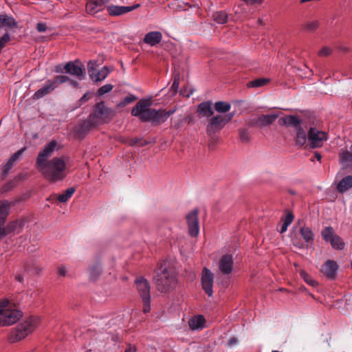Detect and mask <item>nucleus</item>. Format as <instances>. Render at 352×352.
Listing matches in <instances>:
<instances>
[{
  "instance_id": "nucleus-1",
  "label": "nucleus",
  "mask_w": 352,
  "mask_h": 352,
  "mask_svg": "<svg viewBox=\"0 0 352 352\" xmlns=\"http://www.w3.org/2000/svg\"><path fill=\"white\" fill-rule=\"evenodd\" d=\"M56 140H51L39 151L36 159V168L52 183L63 181L67 175V164L63 157H56L48 160L56 150Z\"/></svg>"
},
{
  "instance_id": "nucleus-2",
  "label": "nucleus",
  "mask_w": 352,
  "mask_h": 352,
  "mask_svg": "<svg viewBox=\"0 0 352 352\" xmlns=\"http://www.w3.org/2000/svg\"><path fill=\"white\" fill-rule=\"evenodd\" d=\"M151 99L140 100L132 109L131 116L139 118L143 122H151L153 125L157 126L165 122L176 111V107L166 111L162 108H151Z\"/></svg>"
},
{
  "instance_id": "nucleus-3",
  "label": "nucleus",
  "mask_w": 352,
  "mask_h": 352,
  "mask_svg": "<svg viewBox=\"0 0 352 352\" xmlns=\"http://www.w3.org/2000/svg\"><path fill=\"white\" fill-rule=\"evenodd\" d=\"M116 111L105 105L104 101L95 104L93 107V111L89 115L87 120L80 126V130L89 131L92 126L109 122L116 116Z\"/></svg>"
},
{
  "instance_id": "nucleus-4",
  "label": "nucleus",
  "mask_w": 352,
  "mask_h": 352,
  "mask_svg": "<svg viewBox=\"0 0 352 352\" xmlns=\"http://www.w3.org/2000/svg\"><path fill=\"white\" fill-rule=\"evenodd\" d=\"M154 283L157 289L165 293L174 288L177 284L175 275L170 272L166 266L161 265L155 270V275L153 277Z\"/></svg>"
},
{
  "instance_id": "nucleus-5",
  "label": "nucleus",
  "mask_w": 352,
  "mask_h": 352,
  "mask_svg": "<svg viewBox=\"0 0 352 352\" xmlns=\"http://www.w3.org/2000/svg\"><path fill=\"white\" fill-rule=\"evenodd\" d=\"M23 317L22 312L12 307L10 302L5 299L0 302V326H11Z\"/></svg>"
},
{
  "instance_id": "nucleus-6",
  "label": "nucleus",
  "mask_w": 352,
  "mask_h": 352,
  "mask_svg": "<svg viewBox=\"0 0 352 352\" xmlns=\"http://www.w3.org/2000/svg\"><path fill=\"white\" fill-rule=\"evenodd\" d=\"M38 320L36 318L31 316L23 322L19 324L16 328L11 330L8 336V341L11 343L17 342L25 338L38 325Z\"/></svg>"
},
{
  "instance_id": "nucleus-7",
  "label": "nucleus",
  "mask_w": 352,
  "mask_h": 352,
  "mask_svg": "<svg viewBox=\"0 0 352 352\" xmlns=\"http://www.w3.org/2000/svg\"><path fill=\"white\" fill-rule=\"evenodd\" d=\"M67 80H69V77L64 75H58L52 80H47L43 87L34 93L33 98L38 100L43 98L57 88L59 85L63 84Z\"/></svg>"
},
{
  "instance_id": "nucleus-8",
  "label": "nucleus",
  "mask_w": 352,
  "mask_h": 352,
  "mask_svg": "<svg viewBox=\"0 0 352 352\" xmlns=\"http://www.w3.org/2000/svg\"><path fill=\"white\" fill-rule=\"evenodd\" d=\"M321 235L324 241L331 244L333 249L337 250H344L345 243L342 239L335 232L333 227H325L322 229Z\"/></svg>"
},
{
  "instance_id": "nucleus-9",
  "label": "nucleus",
  "mask_w": 352,
  "mask_h": 352,
  "mask_svg": "<svg viewBox=\"0 0 352 352\" xmlns=\"http://www.w3.org/2000/svg\"><path fill=\"white\" fill-rule=\"evenodd\" d=\"M327 140V133L315 127H310L308 131L307 146L311 148L321 147L324 141Z\"/></svg>"
},
{
  "instance_id": "nucleus-10",
  "label": "nucleus",
  "mask_w": 352,
  "mask_h": 352,
  "mask_svg": "<svg viewBox=\"0 0 352 352\" xmlns=\"http://www.w3.org/2000/svg\"><path fill=\"white\" fill-rule=\"evenodd\" d=\"M96 61L90 60L87 64V71L92 81L99 82L104 80L109 75L110 71L107 66H104L100 70L97 69Z\"/></svg>"
},
{
  "instance_id": "nucleus-11",
  "label": "nucleus",
  "mask_w": 352,
  "mask_h": 352,
  "mask_svg": "<svg viewBox=\"0 0 352 352\" xmlns=\"http://www.w3.org/2000/svg\"><path fill=\"white\" fill-rule=\"evenodd\" d=\"M188 228V234L192 237H195L199 232V223L198 219V210L194 209L186 216Z\"/></svg>"
},
{
  "instance_id": "nucleus-12",
  "label": "nucleus",
  "mask_w": 352,
  "mask_h": 352,
  "mask_svg": "<svg viewBox=\"0 0 352 352\" xmlns=\"http://www.w3.org/2000/svg\"><path fill=\"white\" fill-rule=\"evenodd\" d=\"M233 267L234 260L232 254H227L221 256L218 261V269L220 273L223 275H229L232 272Z\"/></svg>"
},
{
  "instance_id": "nucleus-13",
  "label": "nucleus",
  "mask_w": 352,
  "mask_h": 352,
  "mask_svg": "<svg viewBox=\"0 0 352 352\" xmlns=\"http://www.w3.org/2000/svg\"><path fill=\"white\" fill-rule=\"evenodd\" d=\"M226 124L223 119V116L217 115L209 120L206 126V132L209 136L213 135L217 132L221 131Z\"/></svg>"
},
{
  "instance_id": "nucleus-14",
  "label": "nucleus",
  "mask_w": 352,
  "mask_h": 352,
  "mask_svg": "<svg viewBox=\"0 0 352 352\" xmlns=\"http://www.w3.org/2000/svg\"><path fill=\"white\" fill-rule=\"evenodd\" d=\"M243 4L238 6L234 12L235 14H246L248 12L254 13L258 6H260L263 3V0H242Z\"/></svg>"
},
{
  "instance_id": "nucleus-15",
  "label": "nucleus",
  "mask_w": 352,
  "mask_h": 352,
  "mask_svg": "<svg viewBox=\"0 0 352 352\" xmlns=\"http://www.w3.org/2000/svg\"><path fill=\"white\" fill-rule=\"evenodd\" d=\"M213 280L214 276L212 272L208 268L204 267L201 274V285L203 289L208 296H211L213 293Z\"/></svg>"
},
{
  "instance_id": "nucleus-16",
  "label": "nucleus",
  "mask_w": 352,
  "mask_h": 352,
  "mask_svg": "<svg viewBox=\"0 0 352 352\" xmlns=\"http://www.w3.org/2000/svg\"><path fill=\"white\" fill-rule=\"evenodd\" d=\"M64 68L65 73L74 76L79 80H82L85 77L84 69L82 65H79L78 60L67 62L64 65Z\"/></svg>"
},
{
  "instance_id": "nucleus-17",
  "label": "nucleus",
  "mask_w": 352,
  "mask_h": 352,
  "mask_svg": "<svg viewBox=\"0 0 352 352\" xmlns=\"http://www.w3.org/2000/svg\"><path fill=\"white\" fill-rule=\"evenodd\" d=\"M278 117V113L261 115L256 118L250 120L249 125L263 127L272 124Z\"/></svg>"
},
{
  "instance_id": "nucleus-18",
  "label": "nucleus",
  "mask_w": 352,
  "mask_h": 352,
  "mask_svg": "<svg viewBox=\"0 0 352 352\" xmlns=\"http://www.w3.org/2000/svg\"><path fill=\"white\" fill-rule=\"evenodd\" d=\"M338 157L342 168L352 170V144L349 149L346 148H341Z\"/></svg>"
},
{
  "instance_id": "nucleus-19",
  "label": "nucleus",
  "mask_w": 352,
  "mask_h": 352,
  "mask_svg": "<svg viewBox=\"0 0 352 352\" xmlns=\"http://www.w3.org/2000/svg\"><path fill=\"white\" fill-rule=\"evenodd\" d=\"M138 292L142 299L151 298L150 284L144 277H138L135 280Z\"/></svg>"
},
{
  "instance_id": "nucleus-20",
  "label": "nucleus",
  "mask_w": 352,
  "mask_h": 352,
  "mask_svg": "<svg viewBox=\"0 0 352 352\" xmlns=\"http://www.w3.org/2000/svg\"><path fill=\"white\" fill-rule=\"evenodd\" d=\"M10 203L8 200L0 201V239L3 237L6 234L5 228V222L7 216L9 214Z\"/></svg>"
},
{
  "instance_id": "nucleus-21",
  "label": "nucleus",
  "mask_w": 352,
  "mask_h": 352,
  "mask_svg": "<svg viewBox=\"0 0 352 352\" xmlns=\"http://www.w3.org/2000/svg\"><path fill=\"white\" fill-rule=\"evenodd\" d=\"M338 270L337 263L333 260L327 261L321 267L322 273L329 279H334Z\"/></svg>"
},
{
  "instance_id": "nucleus-22",
  "label": "nucleus",
  "mask_w": 352,
  "mask_h": 352,
  "mask_svg": "<svg viewBox=\"0 0 352 352\" xmlns=\"http://www.w3.org/2000/svg\"><path fill=\"white\" fill-rule=\"evenodd\" d=\"M140 7V4L131 6H107V12L111 16H120L129 12Z\"/></svg>"
},
{
  "instance_id": "nucleus-23",
  "label": "nucleus",
  "mask_w": 352,
  "mask_h": 352,
  "mask_svg": "<svg viewBox=\"0 0 352 352\" xmlns=\"http://www.w3.org/2000/svg\"><path fill=\"white\" fill-rule=\"evenodd\" d=\"M162 39V34L158 31L149 32L144 36V42L150 46H155L159 44Z\"/></svg>"
},
{
  "instance_id": "nucleus-24",
  "label": "nucleus",
  "mask_w": 352,
  "mask_h": 352,
  "mask_svg": "<svg viewBox=\"0 0 352 352\" xmlns=\"http://www.w3.org/2000/svg\"><path fill=\"white\" fill-rule=\"evenodd\" d=\"M197 113L202 117H211L214 114V111L212 108V102L205 101L199 104Z\"/></svg>"
},
{
  "instance_id": "nucleus-25",
  "label": "nucleus",
  "mask_w": 352,
  "mask_h": 352,
  "mask_svg": "<svg viewBox=\"0 0 352 352\" xmlns=\"http://www.w3.org/2000/svg\"><path fill=\"white\" fill-rule=\"evenodd\" d=\"M302 120L296 116H288L281 118L279 120V124H286L290 126H293L295 129L301 126Z\"/></svg>"
},
{
  "instance_id": "nucleus-26",
  "label": "nucleus",
  "mask_w": 352,
  "mask_h": 352,
  "mask_svg": "<svg viewBox=\"0 0 352 352\" xmlns=\"http://www.w3.org/2000/svg\"><path fill=\"white\" fill-rule=\"evenodd\" d=\"M104 8L100 0H89L86 4V10L91 14H95L102 11Z\"/></svg>"
},
{
  "instance_id": "nucleus-27",
  "label": "nucleus",
  "mask_w": 352,
  "mask_h": 352,
  "mask_svg": "<svg viewBox=\"0 0 352 352\" xmlns=\"http://www.w3.org/2000/svg\"><path fill=\"white\" fill-rule=\"evenodd\" d=\"M296 134L295 136L296 142L300 146H307L308 133H307L302 126L296 129Z\"/></svg>"
},
{
  "instance_id": "nucleus-28",
  "label": "nucleus",
  "mask_w": 352,
  "mask_h": 352,
  "mask_svg": "<svg viewBox=\"0 0 352 352\" xmlns=\"http://www.w3.org/2000/svg\"><path fill=\"white\" fill-rule=\"evenodd\" d=\"M205 318L201 315L192 317L188 320V324L192 330H201L204 328Z\"/></svg>"
},
{
  "instance_id": "nucleus-29",
  "label": "nucleus",
  "mask_w": 352,
  "mask_h": 352,
  "mask_svg": "<svg viewBox=\"0 0 352 352\" xmlns=\"http://www.w3.org/2000/svg\"><path fill=\"white\" fill-rule=\"evenodd\" d=\"M352 188V175L344 177L337 186L338 191L343 193Z\"/></svg>"
},
{
  "instance_id": "nucleus-30",
  "label": "nucleus",
  "mask_w": 352,
  "mask_h": 352,
  "mask_svg": "<svg viewBox=\"0 0 352 352\" xmlns=\"http://www.w3.org/2000/svg\"><path fill=\"white\" fill-rule=\"evenodd\" d=\"M25 225V221L22 219L16 220L11 222L7 226V231L8 232L15 234H19L22 230L23 227Z\"/></svg>"
},
{
  "instance_id": "nucleus-31",
  "label": "nucleus",
  "mask_w": 352,
  "mask_h": 352,
  "mask_svg": "<svg viewBox=\"0 0 352 352\" xmlns=\"http://www.w3.org/2000/svg\"><path fill=\"white\" fill-rule=\"evenodd\" d=\"M300 234L305 241L307 243H311L314 241V233L307 226L301 227L300 229Z\"/></svg>"
},
{
  "instance_id": "nucleus-32",
  "label": "nucleus",
  "mask_w": 352,
  "mask_h": 352,
  "mask_svg": "<svg viewBox=\"0 0 352 352\" xmlns=\"http://www.w3.org/2000/svg\"><path fill=\"white\" fill-rule=\"evenodd\" d=\"M213 20L218 24H224L228 21V15L225 11H217L212 14Z\"/></svg>"
},
{
  "instance_id": "nucleus-33",
  "label": "nucleus",
  "mask_w": 352,
  "mask_h": 352,
  "mask_svg": "<svg viewBox=\"0 0 352 352\" xmlns=\"http://www.w3.org/2000/svg\"><path fill=\"white\" fill-rule=\"evenodd\" d=\"M1 21L2 22V27L6 26L8 28H16L17 27V23L15 19L7 14H0Z\"/></svg>"
},
{
  "instance_id": "nucleus-34",
  "label": "nucleus",
  "mask_w": 352,
  "mask_h": 352,
  "mask_svg": "<svg viewBox=\"0 0 352 352\" xmlns=\"http://www.w3.org/2000/svg\"><path fill=\"white\" fill-rule=\"evenodd\" d=\"M102 272V267L99 263H96L89 269V278L96 280L98 278Z\"/></svg>"
},
{
  "instance_id": "nucleus-35",
  "label": "nucleus",
  "mask_w": 352,
  "mask_h": 352,
  "mask_svg": "<svg viewBox=\"0 0 352 352\" xmlns=\"http://www.w3.org/2000/svg\"><path fill=\"white\" fill-rule=\"evenodd\" d=\"M231 105L224 101H218L214 103V109L219 113H226L230 110Z\"/></svg>"
},
{
  "instance_id": "nucleus-36",
  "label": "nucleus",
  "mask_w": 352,
  "mask_h": 352,
  "mask_svg": "<svg viewBox=\"0 0 352 352\" xmlns=\"http://www.w3.org/2000/svg\"><path fill=\"white\" fill-rule=\"evenodd\" d=\"M75 191L76 188L74 187L67 188L64 193L58 195V201L60 203H65L69 198L72 197Z\"/></svg>"
},
{
  "instance_id": "nucleus-37",
  "label": "nucleus",
  "mask_w": 352,
  "mask_h": 352,
  "mask_svg": "<svg viewBox=\"0 0 352 352\" xmlns=\"http://www.w3.org/2000/svg\"><path fill=\"white\" fill-rule=\"evenodd\" d=\"M180 76L179 74H174L173 80L171 87L169 89V92L172 95H175L177 92L179 86Z\"/></svg>"
},
{
  "instance_id": "nucleus-38",
  "label": "nucleus",
  "mask_w": 352,
  "mask_h": 352,
  "mask_svg": "<svg viewBox=\"0 0 352 352\" xmlns=\"http://www.w3.org/2000/svg\"><path fill=\"white\" fill-rule=\"evenodd\" d=\"M269 82L268 78H261L252 80L248 83V87H260L266 85Z\"/></svg>"
},
{
  "instance_id": "nucleus-39",
  "label": "nucleus",
  "mask_w": 352,
  "mask_h": 352,
  "mask_svg": "<svg viewBox=\"0 0 352 352\" xmlns=\"http://www.w3.org/2000/svg\"><path fill=\"white\" fill-rule=\"evenodd\" d=\"M138 98L132 94H129L128 96L124 97L123 100H122L118 104V107L122 108L125 107L126 104L132 103L135 100H136Z\"/></svg>"
},
{
  "instance_id": "nucleus-40",
  "label": "nucleus",
  "mask_w": 352,
  "mask_h": 352,
  "mask_svg": "<svg viewBox=\"0 0 352 352\" xmlns=\"http://www.w3.org/2000/svg\"><path fill=\"white\" fill-rule=\"evenodd\" d=\"M300 277L306 282L308 285L314 287L317 285V282L313 279V278L309 275L305 271H301L300 272Z\"/></svg>"
},
{
  "instance_id": "nucleus-41",
  "label": "nucleus",
  "mask_w": 352,
  "mask_h": 352,
  "mask_svg": "<svg viewBox=\"0 0 352 352\" xmlns=\"http://www.w3.org/2000/svg\"><path fill=\"white\" fill-rule=\"evenodd\" d=\"M13 164L14 163L8 159L7 162L5 163V164L3 166L1 173V177L3 179H5L7 177L10 170L12 169Z\"/></svg>"
},
{
  "instance_id": "nucleus-42",
  "label": "nucleus",
  "mask_w": 352,
  "mask_h": 352,
  "mask_svg": "<svg viewBox=\"0 0 352 352\" xmlns=\"http://www.w3.org/2000/svg\"><path fill=\"white\" fill-rule=\"evenodd\" d=\"M113 87L112 85L106 84L98 89L97 94L98 96H102L104 95V94H107L112 90Z\"/></svg>"
},
{
  "instance_id": "nucleus-43",
  "label": "nucleus",
  "mask_w": 352,
  "mask_h": 352,
  "mask_svg": "<svg viewBox=\"0 0 352 352\" xmlns=\"http://www.w3.org/2000/svg\"><path fill=\"white\" fill-rule=\"evenodd\" d=\"M319 25V23L318 21H312L308 22L304 25V29L307 31H314L315 30Z\"/></svg>"
},
{
  "instance_id": "nucleus-44",
  "label": "nucleus",
  "mask_w": 352,
  "mask_h": 352,
  "mask_svg": "<svg viewBox=\"0 0 352 352\" xmlns=\"http://www.w3.org/2000/svg\"><path fill=\"white\" fill-rule=\"evenodd\" d=\"M240 140L243 142H248L250 140L248 131L246 129H241L239 130Z\"/></svg>"
},
{
  "instance_id": "nucleus-45",
  "label": "nucleus",
  "mask_w": 352,
  "mask_h": 352,
  "mask_svg": "<svg viewBox=\"0 0 352 352\" xmlns=\"http://www.w3.org/2000/svg\"><path fill=\"white\" fill-rule=\"evenodd\" d=\"M10 40V35L6 32L0 38V51L6 46V44Z\"/></svg>"
},
{
  "instance_id": "nucleus-46",
  "label": "nucleus",
  "mask_w": 352,
  "mask_h": 352,
  "mask_svg": "<svg viewBox=\"0 0 352 352\" xmlns=\"http://www.w3.org/2000/svg\"><path fill=\"white\" fill-rule=\"evenodd\" d=\"M26 150V148H22L21 149L17 151L16 153H14L10 158L9 160H11L13 163H14L15 161H16L20 156L23 155L24 151Z\"/></svg>"
},
{
  "instance_id": "nucleus-47",
  "label": "nucleus",
  "mask_w": 352,
  "mask_h": 352,
  "mask_svg": "<svg viewBox=\"0 0 352 352\" xmlns=\"http://www.w3.org/2000/svg\"><path fill=\"white\" fill-rule=\"evenodd\" d=\"M144 303L143 311L146 314L148 313L151 310V298L142 299Z\"/></svg>"
},
{
  "instance_id": "nucleus-48",
  "label": "nucleus",
  "mask_w": 352,
  "mask_h": 352,
  "mask_svg": "<svg viewBox=\"0 0 352 352\" xmlns=\"http://www.w3.org/2000/svg\"><path fill=\"white\" fill-rule=\"evenodd\" d=\"M294 218V216L293 215V214L292 212H289L285 216L283 223L289 226L292 223V222L293 221Z\"/></svg>"
},
{
  "instance_id": "nucleus-49",
  "label": "nucleus",
  "mask_w": 352,
  "mask_h": 352,
  "mask_svg": "<svg viewBox=\"0 0 352 352\" xmlns=\"http://www.w3.org/2000/svg\"><path fill=\"white\" fill-rule=\"evenodd\" d=\"M89 95V93L87 92L86 94H85L78 101V106L80 107L81 105H82L85 102H86L89 97L88 96Z\"/></svg>"
},
{
  "instance_id": "nucleus-50",
  "label": "nucleus",
  "mask_w": 352,
  "mask_h": 352,
  "mask_svg": "<svg viewBox=\"0 0 352 352\" xmlns=\"http://www.w3.org/2000/svg\"><path fill=\"white\" fill-rule=\"evenodd\" d=\"M331 52V50L330 48L324 47L322 49H321L319 52L320 56H327L329 55Z\"/></svg>"
},
{
  "instance_id": "nucleus-51",
  "label": "nucleus",
  "mask_w": 352,
  "mask_h": 352,
  "mask_svg": "<svg viewBox=\"0 0 352 352\" xmlns=\"http://www.w3.org/2000/svg\"><path fill=\"white\" fill-rule=\"evenodd\" d=\"M36 30L39 32H45L47 30V26L44 23H38L36 25Z\"/></svg>"
},
{
  "instance_id": "nucleus-52",
  "label": "nucleus",
  "mask_w": 352,
  "mask_h": 352,
  "mask_svg": "<svg viewBox=\"0 0 352 352\" xmlns=\"http://www.w3.org/2000/svg\"><path fill=\"white\" fill-rule=\"evenodd\" d=\"M234 115V112H230L228 114L223 116V119L225 121V123L227 124L229 121H230L233 118Z\"/></svg>"
},
{
  "instance_id": "nucleus-53",
  "label": "nucleus",
  "mask_w": 352,
  "mask_h": 352,
  "mask_svg": "<svg viewBox=\"0 0 352 352\" xmlns=\"http://www.w3.org/2000/svg\"><path fill=\"white\" fill-rule=\"evenodd\" d=\"M65 68L64 65L62 64L58 65L55 67V72L58 74H62L64 72Z\"/></svg>"
},
{
  "instance_id": "nucleus-54",
  "label": "nucleus",
  "mask_w": 352,
  "mask_h": 352,
  "mask_svg": "<svg viewBox=\"0 0 352 352\" xmlns=\"http://www.w3.org/2000/svg\"><path fill=\"white\" fill-rule=\"evenodd\" d=\"M238 342V340L236 338H234V337H232V338H230L228 340V346H232L234 344H236V343Z\"/></svg>"
},
{
  "instance_id": "nucleus-55",
  "label": "nucleus",
  "mask_w": 352,
  "mask_h": 352,
  "mask_svg": "<svg viewBox=\"0 0 352 352\" xmlns=\"http://www.w3.org/2000/svg\"><path fill=\"white\" fill-rule=\"evenodd\" d=\"M66 269L65 268V267H60L58 268V274L61 276H65L66 274Z\"/></svg>"
},
{
  "instance_id": "nucleus-56",
  "label": "nucleus",
  "mask_w": 352,
  "mask_h": 352,
  "mask_svg": "<svg viewBox=\"0 0 352 352\" xmlns=\"http://www.w3.org/2000/svg\"><path fill=\"white\" fill-rule=\"evenodd\" d=\"M67 82H69V84H70L72 86L74 87H79V83H78L77 81H76V80H70V79L69 78V80H67Z\"/></svg>"
},
{
  "instance_id": "nucleus-57",
  "label": "nucleus",
  "mask_w": 352,
  "mask_h": 352,
  "mask_svg": "<svg viewBox=\"0 0 352 352\" xmlns=\"http://www.w3.org/2000/svg\"><path fill=\"white\" fill-rule=\"evenodd\" d=\"M102 7L104 8L105 7L107 8V6H110L109 3L111 0H100Z\"/></svg>"
},
{
  "instance_id": "nucleus-58",
  "label": "nucleus",
  "mask_w": 352,
  "mask_h": 352,
  "mask_svg": "<svg viewBox=\"0 0 352 352\" xmlns=\"http://www.w3.org/2000/svg\"><path fill=\"white\" fill-rule=\"evenodd\" d=\"M288 226H288L287 224H286V223H283L281 225L280 230V233H283V232H286V231H287V230Z\"/></svg>"
},
{
  "instance_id": "nucleus-59",
  "label": "nucleus",
  "mask_w": 352,
  "mask_h": 352,
  "mask_svg": "<svg viewBox=\"0 0 352 352\" xmlns=\"http://www.w3.org/2000/svg\"><path fill=\"white\" fill-rule=\"evenodd\" d=\"M124 352H136V348L135 346H130L129 348H127Z\"/></svg>"
},
{
  "instance_id": "nucleus-60",
  "label": "nucleus",
  "mask_w": 352,
  "mask_h": 352,
  "mask_svg": "<svg viewBox=\"0 0 352 352\" xmlns=\"http://www.w3.org/2000/svg\"><path fill=\"white\" fill-rule=\"evenodd\" d=\"M16 280L20 283H21L23 280V276L21 274H18L16 276Z\"/></svg>"
},
{
  "instance_id": "nucleus-61",
  "label": "nucleus",
  "mask_w": 352,
  "mask_h": 352,
  "mask_svg": "<svg viewBox=\"0 0 352 352\" xmlns=\"http://www.w3.org/2000/svg\"><path fill=\"white\" fill-rule=\"evenodd\" d=\"M12 183H13L12 182H10L8 183V184L5 186V188H6V189H10V188H11L12 187Z\"/></svg>"
},
{
  "instance_id": "nucleus-62",
  "label": "nucleus",
  "mask_w": 352,
  "mask_h": 352,
  "mask_svg": "<svg viewBox=\"0 0 352 352\" xmlns=\"http://www.w3.org/2000/svg\"><path fill=\"white\" fill-rule=\"evenodd\" d=\"M314 155L318 160H320L321 155L318 152H316Z\"/></svg>"
},
{
  "instance_id": "nucleus-63",
  "label": "nucleus",
  "mask_w": 352,
  "mask_h": 352,
  "mask_svg": "<svg viewBox=\"0 0 352 352\" xmlns=\"http://www.w3.org/2000/svg\"><path fill=\"white\" fill-rule=\"evenodd\" d=\"M293 244H294L295 246H296V247H298V248H302V244H300V243H295L294 242H293Z\"/></svg>"
},
{
  "instance_id": "nucleus-64",
  "label": "nucleus",
  "mask_w": 352,
  "mask_h": 352,
  "mask_svg": "<svg viewBox=\"0 0 352 352\" xmlns=\"http://www.w3.org/2000/svg\"><path fill=\"white\" fill-rule=\"evenodd\" d=\"M257 23H258V25H262V24H263V21H262V19H258L257 20Z\"/></svg>"
}]
</instances>
